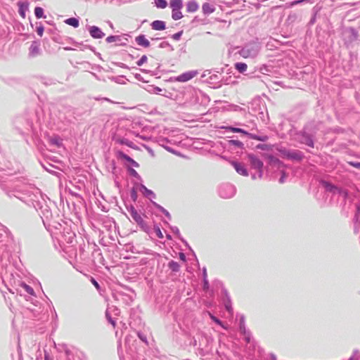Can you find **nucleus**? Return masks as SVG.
Returning a JSON list of instances; mask_svg holds the SVG:
<instances>
[{
	"instance_id": "f257e3e1",
	"label": "nucleus",
	"mask_w": 360,
	"mask_h": 360,
	"mask_svg": "<svg viewBox=\"0 0 360 360\" xmlns=\"http://www.w3.org/2000/svg\"><path fill=\"white\" fill-rule=\"evenodd\" d=\"M229 130L232 132L242 133V134L248 135L251 139L257 140V141H265L268 139V137L266 136H264L261 137V136H258L256 135H253V134L248 133L247 131H245V130H243V129H240V128L229 127Z\"/></svg>"
},
{
	"instance_id": "f03ea898",
	"label": "nucleus",
	"mask_w": 360,
	"mask_h": 360,
	"mask_svg": "<svg viewBox=\"0 0 360 360\" xmlns=\"http://www.w3.org/2000/svg\"><path fill=\"white\" fill-rule=\"evenodd\" d=\"M198 75V72L195 70L188 71L186 72H184L179 75L176 78V81L180 82H186L193 77H195Z\"/></svg>"
},
{
	"instance_id": "7ed1b4c3",
	"label": "nucleus",
	"mask_w": 360,
	"mask_h": 360,
	"mask_svg": "<svg viewBox=\"0 0 360 360\" xmlns=\"http://www.w3.org/2000/svg\"><path fill=\"white\" fill-rule=\"evenodd\" d=\"M231 165L234 167L236 171L239 174L244 176H248V172L243 164L238 162L233 161V162H231Z\"/></svg>"
},
{
	"instance_id": "20e7f679",
	"label": "nucleus",
	"mask_w": 360,
	"mask_h": 360,
	"mask_svg": "<svg viewBox=\"0 0 360 360\" xmlns=\"http://www.w3.org/2000/svg\"><path fill=\"white\" fill-rule=\"evenodd\" d=\"M248 159L252 166L258 169H261L263 167V162L255 155L252 154L248 155Z\"/></svg>"
},
{
	"instance_id": "39448f33",
	"label": "nucleus",
	"mask_w": 360,
	"mask_h": 360,
	"mask_svg": "<svg viewBox=\"0 0 360 360\" xmlns=\"http://www.w3.org/2000/svg\"><path fill=\"white\" fill-rule=\"evenodd\" d=\"M130 215L131 218L140 226H143L144 225V221L139 213L134 209L131 208L130 210Z\"/></svg>"
},
{
	"instance_id": "423d86ee",
	"label": "nucleus",
	"mask_w": 360,
	"mask_h": 360,
	"mask_svg": "<svg viewBox=\"0 0 360 360\" xmlns=\"http://www.w3.org/2000/svg\"><path fill=\"white\" fill-rule=\"evenodd\" d=\"M280 152L284 158L293 160H300L301 158L300 154L297 152H290L286 150H281Z\"/></svg>"
},
{
	"instance_id": "0eeeda50",
	"label": "nucleus",
	"mask_w": 360,
	"mask_h": 360,
	"mask_svg": "<svg viewBox=\"0 0 360 360\" xmlns=\"http://www.w3.org/2000/svg\"><path fill=\"white\" fill-rule=\"evenodd\" d=\"M135 41L138 45L141 46L145 48H148L150 45V41H148V39L146 38V37L143 34L137 36L135 38Z\"/></svg>"
},
{
	"instance_id": "6e6552de",
	"label": "nucleus",
	"mask_w": 360,
	"mask_h": 360,
	"mask_svg": "<svg viewBox=\"0 0 360 360\" xmlns=\"http://www.w3.org/2000/svg\"><path fill=\"white\" fill-rule=\"evenodd\" d=\"M198 3L194 0L188 1L186 3V11L188 13H194L198 10Z\"/></svg>"
},
{
	"instance_id": "1a4fd4ad",
	"label": "nucleus",
	"mask_w": 360,
	"mask_h": 360,
	"mask_svg": "<svg viewBox=\"0 0 360 360\" xmlns=\"http://www.w3.org/2000/svg\"><path fill=\"white\" fill-rule=\"evenodd\" d=\"M150 25L153 30L158 31L164 30L166 28L165 22L158 20L153 21Z\"/></svg>"
},
{
	"instance_id": "9d476101",
	"label": "nucleus",
	"mask_w": 360,
	"mask_h": 360,
	"mask_svg": "<svg viewBox=\"0 0 360 360\" xmlns=\"http://www.w3.org/2000/svg\"><path fill=\"white\" fill-rule=\"evenodd\" d=\"M90 34L91 35L94 37V38H101L104 34L103 33L101 32V30L96 27V26H92L91 28H90Z\"/></svg>"
},
{
	"instance_id": "9b49d317",
	"label": "nucleus",
	"mask_w": 360,
	"mask_h": 360,
	"mask_svg": "<svg viewBox=\"0 0 360 360\" xmlns=\"http://www.w3.org/2000/svg\"><path fill=\"white\" fill-rule=\"evenodd\" d=\"M118 157L122 160H124L130 162L131 165H133L136 167H139V164L135 160H134L132 158H131L127 155L124 154L123 152L120 151L118 153Z\"/></svg>"
},
{
	"instance_id": "f8f14e48",
	"label": "nucleus",
	"mask_w": 360,
	"mask_h": 360,
	"mask_svg": "<svg viewBox=\"0 0 360 360\" xmlns=\"http://www.w3.org/2000/svg\"><path fill=\"white\" fill-rule=\"evenodd\" d=\"M169 6L173 9H181L183 8V0H169Z\"/></svg>"
},
{
	"instance_id": "ddd939ff",
	"label": "nucleus",
	"mask_w": 360,
	"mask_h": 360,
	"mask_svg": "<svg viewBox=\"0 0 360 360\" xmlns=\"http://www.w3.org/2000/svg\"><path fill=\"white\" fill-rule=\"evenodd\" d=\"M202 9L205 14H210L214 11V8L209 3H204Z\"/></svg>"
},
{
	"instance_id": "4468645a",
	"label": "nucleus",
	"mask_w": 360,
	"mask_h": 360,
	"mask_svg": "<svg viewBox=\"0 0 360 360\" xmlns=\"http://www.w3.org/2000/svg\"><path fill=\"white\" fill-rule=\"evenodd\" d=\"M181 10V9L172 10V18L173 20H178L181 19L184 17Z\"/></svg>"
},
{
	"instance_id": "2eb2a0df",
	"label": "nucleus",
	"mask_w": 360,
	"mask_h": 360,
	"mask_svg": "<svg viewBox=\"0 0 360 360\" xmlns=\"http://www.w3.org/2000/svg\"><path fill=\"white\" fill-rule=\"evenodd\" d=\"M65 22L74 27H77L79 26V20L75 18H68L65 20Z\"/></svg>"
},
{
	"instance_id": "dca6fc26",
	"label": "nucleus",
	"mask_w": 360,
	"mask_h": 360,
	"mask_svg": "<svg viewBox=\"0 0 360 360\" xmlns=\"http://www.w3.org/2000/svg\"><path fill=\"white\" fill-rule=\"evenodd\" d=\"M235 68L240 72H244L248 69V65L244 63H236Z\"/></svg>"
},
{
	"instance_id": "f3484780",
	"label": "nucleus",
	"mask_w": 360,
	"mask_h": 360,
	"mask_svg": "<svg viewBox=\"0 0 360 360\" xmlns=\"http://www.w3.org/2000/svg\"><path fill=\"white\" fill-rule=\"evenodd\" d=\"M155 4L157 8L164 9L167 6L166 0H155Z\"/></svg>"
},
{
	"instance_id": "a211bd4d",
	"label": "nucleus",
	"mask_w": 360,
	"mask_h": 360,
	"mask_svg": "<svg viewBox=\"0 0 360 360\" xmlns=\"http://www.w3.org/2000/svg\"><path fill=\"white\" fill-rule=\"evenodd\" d=\"M321 184H322L323 186V187H324L327 191H331V192H333V191H335V190H337V189H338L335 186L332 185V184H330L329 182H327V181H322V182H321Z\"/></svg>"
},
{
	"instance_id": "6ab92c4d",
	"label": "nucleus",
	"mask_w": 360,
	"mask_h": 360,
	"mask_svg": "<svg viewBox=\"0 0 360 360\" xmlns=\"http://www.w3.org/2000/svg\"><path fill=\"white\" fill-rule=\"evenodd\" d=\"M20 285L28 294H30L31 295H34V291L31 286L27 285L25 283H22Z\"/></svg>"
},
{
	"instance_id": "aec40b11",
	"label": "nucleus",
	"mask_w": 360,
	"mask_h": 360,
	"mask_svg": "<svg viewBox=\"0 0 360 360\" xmlns=\"http://www.w3.org/2000/svg\"><path fill=\"white\" fill-rule=\"evenodd\" d=\"M34 14L37 18H41L44 17V10L41 7H36L34 8Z\"/></svg>"
},
{
	"instance_id": "412c9836",
	"label": "nucleus",
	"mask_w": 360,
	"mask_h": 360,
	"mask_svg": "<svg viewBox=\"0 0 360 360\" xmlns=\"http://www.w3.org/2000/svg\"><path fill=\"white\" fill-rule=\"evenodd\" d=\"M169 267L174 271H177L179 269V265L176 262L171 261L169 262Z\"/></svg>"
},
{
	"instance_id": "4be33fe9",
	"label": "nucleus",
	"mask_w": 360,
	"mask_h": 360,
	"mask_svg": "<svg viewBox=\"0 0 360 360\" xmlns=\"http://www.w3.org/2000/svg\"><path fill=\"white\" fill-rule=\"evenodd\" d=\"M239 53L244 58L251 56L250 51L249 49H243L240 51Z\"/></svg>"
},
{
	"instance_id": "5701e85b",
	"label": "nucleus",
	"mask_w": 360,
	"mask_h": 360,
	"mask_svg": "<svg viewBox=\"0 0 360 360\" xmlns=\"http://www.w3.org/2000/svg\"><path fill=\"white\" fill-rule=\"evenodd\" d=\"M148 60V58L146 55L141 56V58L136 62L138 66H141Z\"/></svg>"
},
{
	"instance_id": "b1692460",
	"label": "nucleus",
	"mask_w": 360,
	"mask_h": 360,
	"mask_svg": "<svg viewBox=\"0 0 360 360\" xmlns=\"http://www.w3.org/2000/svg\"><path fill=\"white\" fill-rule=\"evenodd\" d=\"M257 148L261 149L263 150H269L271 149V147L269 145L267 144H258L257 146Z\"/></svg>"
},
{
	"instance_id": "393cba45",
	"label": "nucleus",
	"mask_w": 360,
	"mask_h": 360,
	"mask_svg": "<svg viewBox=\"0 0 360 360\" xmlns=\"http://www.w3.org/2000/svg\"><path fill=\"white\" fill-rule=\"evenodd\" d=\"M231 143L240 148L243 146V143L238 140H231Z\"/></svg>"
},
{
	"instance_id": "a878e982",
	"label": "nucleus",
	"mask_w": 360,
	"mask_h": 360,
	"mask_svg": "<svg viewBox=\"0 0 360 360\" xmlns=\"http://www.w3.org/2000/svg\"><path fill=\"white\" fill-rule=\"evenodd\" d=\"M37 33L39 36L41 37L44 33V27L40 26L37 28Z\"/></svg>"
},
{
	"instance_id": "bb28decb",
	"label": "nucleus",
	"mask_w": 360,
	"mask_h": 360,
	"mask_svg": "<svg viewBox=\"0 0 360 360\" xmlns=\"http://www.w3.org/2000/svg\"><path fill=\"white\" fill-rule=\"evenodd\" d=\"M182 32H182V31H181V32H177V33L174 34L172 36L173 39H174V40H179V38H180V37H181V34H182Z\"/></svg>"
},
{
	"instance_id": "cd10ccee",
	"label": "nucleus",
	"mask_w": 360,
	"mask_h": 360,
	"mask_svg": "<svg viewBox=\"0 0 360 360\" xmlns=\"http://www.w3.org/2000/svg\"><path fill=\"white\" fill-rule=\"evenodd\" d=\"M210 318L214 321L216 322L217 323L219 324V325H221V321H219L217 318H216L215 316H214L212 314H210Z\"/></svg>"
},
{
	"instance_id": "c85d7f7f",
	"label": "nucleus",
	"mask_w": 360,
	"mask_h": 360,
	"mask_svg": "<svg viewBox=\"0 0 360 360\" xmlns=\"http://www.w3.org/2000/svg\"><path fill=\"white\" fill-rule=\"evenodd\" d=\"M351 165H352L354 167L360 169V162H349Z\"/></svg>"
},
{
	"instance_id": "c756f323",
	"label": "nucleus",
	"mask_w": 360,
	"mask_h": 360,
	"mask_svg": "<svg viewBox=\"0 0 360 360\" xmlns=\"http://www.w3.org/2000/svg\"><path fill=\"white\" fill-rule=\"evenodd\" d=\"M121 143H124V144H126V145H127V146H129V147L133 148V146H132V143H131V142L122 141H121Z\"/></svg>"
},
{
	"instance_id": "7c9ffc66",
	"label": "nucleus",
	"mask_w": 360,
	"mask_h": 360,
	"mask_svg": "<svg viewBox=\"0 0 360 360\" xmlns=\"http://www.w3.org/2000/svg\"><path fill=\"white\" fill-rule=\"evenodd\" d=\"M306 143H307V145H308L310 147H314V143L311 139H308L307 141L306 142Z\"/></svg>"
},
{
	"instance_id": "2f4dec72",
	"label": "nucleus",
	"mask_w": 360,
	"mask_h": 360,
	"mask_svg": "<svg viewBox=\"0 0 360 360\" xmlns=\"http://www.w3.org/2000/svg\"><path fill=\"white\" fill-rule=\"evenodd\" d=\"M91 282L92 283L94 284V285L98 289L99 288V285L98 283H97V281H96L94 278L91 279Z\"/></svg>"
},
{
	"instance_id": "473e14b6",
	"label": "nucleus",
	"mask_w": 360,
	"mask_h": 360,
	"mask_svg": "<svg viewBox=\"0 0 360 360\" xmlns=\"http://www.w3.org/2000/svg\"><path fill=\"white\" fill-rule=\"evenodd\" d=\"M19 12H20V15H21L23 18H25V11H24L23 10L20 9Z\"/></svg>"
},
{
	"instance_id": "72a5a7b5",
	"label": "nucleus",
	"mask_w": 360,
	"mask_h": 360,
	"mask_svg": "<svg viewBox=\"0 0 360 360\" xmlns=\"http://www.w3.org/2000/svg\"><path fill=\"white\" fill-rule=\"evenodd\" d=\"M285 173H283V176H281V178L280 179V182L281 183H283L284 182V180H285Z\"/></svg>"
},
{
	"instance_id": "f704fd0d",
	"label": "nucleus",
	"mask_w": 360,
	"mask_h": 360,
	"mask_svg": "<svg viewBox=\"0 0 360 360\" xmlns=\"http://www.w3.org/2000/svg\"><path fill=\"white\" fill-rule=\"evenodd\" d=\"M179 257H180L181 259H182V260H184V261H185V260H186V257H185L184 254L181 253V254H180V255H179Z\"/></svg>"
},
{
	"instance_id": "c9c22d12",
	"label": "nucleus",
	"mask_w": 360,
	"mask_h": 360,
	"mask_svg": "<svg viewBox=\"0 0 360 360\" xmlns=\"http://www.w3.org/2000/svg\"><path fill=\"white\" fill-rule=\"evenodd\" d=\"M302 1H303V0H300V1H293V2L291 4V5H292V6L295 5V4H299V3L302 2Z\"/></svg>"
},
{
	"instance_id": "e433bc0d",
	"label": "nucleus",
	"mask_w": 360,
	"mask_h": 360,
	"mask_svg": "<svg viewBox=\"0 0 360 360\" xmlns=\"http://www.w3.org/2000/svg\"><path fill=\"white\" fill-rule=\"evenodd\" d=\"M143 188L147 193H152V192L150 191H148L145 186H143Z\"/></svg>"
},
{
	"instance_id": "4c0bfd02",
	"label": "nucleus",
	"mask_w": 360,
	"mask_h": 360,
	"mask_svg": "<svg viewBox=\"0 0 360 360\" xmlns=\"http://www.w3.org/2000/svg\"><path fill=\"white\" fill-rule=\"evenodd\" d=\"M349 360H352V359H349Z\"/></svg>"
}]
</instances>
